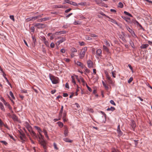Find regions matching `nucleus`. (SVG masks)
Returning a JSON list of instances; mask_svg holds the SVG:
<instances>
[{
  "label": "nucleus",
  "instance_id": "obj_64",
  "mask_svg": "<svg viewBox=\"0 0 152 152\" xmlns=\"http://www.w3.org/2000/svg\"><path fill=\"white\" fill-rule=\"evenodd\" d=\"M61 52L62 53H65V50L64 49H62L61 50Z\"/></svg>",
  "mask_w": 152,
  "mask_h": 152
},
{
  "label": "nucleus",
  "instance_id": "obj_21",
  "mask_svg": "<svg viewBox=\"0 0 152 152\" xmlns=\"http://www.w3.org/2000/svg\"><path fill=\"white\" fill-rule=\"evenodd\" d=\"M34 128L38 131L39 133H41V132H42V130L39 127L37 126H35Z\"/></svg>",
  "mask_w": 152,
  "mask_h": 152
},
{
  "label": "nucleus",
  "instance_id": "obj_29",
  "mask_svg": "<svg viewBox=\"0 0 152 152\" xmlns=\"http://www.w3.org/2000/svg\"><path fill=\"white\" fill-rule=\"evenodd\" d=\"M39 138L40 139V140H43L44 138V136L41 133H39Z\"/></svg>",
  "mask_w": 152,
  "mask_h": 152
},
{
  "label": "nucleus",
  "instance_id": "obj_3",
  "mask_svg": "<svg viewBox=\"0 0 152 152\" xmlns=\"http://www.w3.org/2000/svg\"><path fill=\"white\" fill-rule=\"evenodd\" d=\"M106 77L107 82L109 84L113 85L115 83V81L112 80L111 77L108 74H106Z\"/></svg>",
  "mask_w": 152,
  "mask_h": 152
},
{
  "label": "nucleus",
  "instance_id": "obj_38",
  "mask_svg": "<svg viewBox=\"0 0 152 152\" xmlns=\"http://www.w3.org/2000/svg\"><path fill=\"white\" fill-rule=\"evenodd\" d=\"M3 102L4 103V104L6 106H7V104H9L7 102H6V101L4 100V99H2V100Z\"/></svg>",
  "mask_w": 152,
  "mask_h": 152
},
{
  "label": "nucleus",
  "instance_id": "obj_45",
  "mask_svg": "<svg viewBox=\"0 0 152 152\" xmlns=\"http://www.w3.org/2000/svg\"><path fill=\"white\" fill-rule=\"evenodd\" d=\"M90 37H97V36L95 34H91Z\"/></svg>",
  "mask_w": 152,
  "mask_h": 152
},
{
  "label": "nucleus",
  "instance_id": "obj_28",
  "mask_svg": "<svg viewBox=\"0 0 152 152\" xmlns=\"http://www.w3.org/2000/svg\"><path fill=\"white\" fill-rule=\"evenodd\" d=\"M113 77L115 78L116 77V71H114L111 72Z\"/></svg>",
  "mask_w": 152,
  "mask_h": 152
},
{
  "label": "nucleus",
  "instance_id": "obj_54",
  "mask_svg": "<svg viewBox=\"0 0 152 152\" xmlns=\"http://www.w3.org/2000/svg\"><path fill=\"white\" fill-rule=\"evenodd\" d=\"M7 107L10 110H11V109H12V107L11 106L10 104H7Z\"/></svg>",
  "mask_w": 152,
  "mask_h": 152
},
{
  "label": "nucleus",
  "instance_id": "obj_35",
  "mask_svg": "<svg viewBox=\"0 0 152 152\" xmlns=\"http://www.w3.org/2000/svg\"><path fill=\"white\" fill-rule=\"evenodd\" d=\"M85 38L86 39L88 40H92V38L88 35H86Z\"/></svg>",
  "mask_w": 152,
  "mask_h": 152
},
{
  "label": "nucleus",
  "instance_id": "obj_59",
  "mask_svg": "<svg viewBox=\"0 0 152 152\" xmlns=\"http://www.w3.org/2000/svg\"><path fill=\"white\" fill-rule=\"evenodd\" d=\"M66 112L65 111H64L63 113V115L62 118H66Z\"/></svg>",
  "mask_w": 152,
  "mask_h": 152
},
{
  "label": "nucleus",
  "instance_id": "obj_9",
  "mask_svg": "<svg viewBox=\"0 0 152 152\" xmlns=\"http://www.w3.org/2000/svg\"><path fill=\"white\" fill-rule=\"evenodd\" d=\"M65 40V38H64L62 37L61 40L59 41H57L56 43V44L58 45H59L60 43H62Z\"/></svg>",
  "mask_w": 152,
  "mask_h": 152
},
{
  "label": "nucleus",
  "instance_id": "obj_16",
  "mask_svg": "<svg viewBox=\"0 0 152 152\" xmlns=\"http://www.w3.org/2000/svg\"><path fill=\"white\" fill-rule=\"evenodd\" d=\"M149 45L147 44H143L140 46L141 49H145Z\"/></svg>",
  "mask_w": 152,
  "mask_h": 152
},
{
  "label": "nucleus",
  "instance_id": "obj_8",
  "mask_svg": "<svg viewBox=\"0 0 152 152\" xmlns=\"http://www.w3.org/2000/svg\"><path fill=\"white\" fill-rule=\"evenodd\" d=\"M96 53L97 56H101L102 54V50L100 49H98L96 51Z\"/></svg>",
  "mask_w": 152,
  "mask_h": 152
},
{
  "label": "nucleus",
  "instance_id": "obj_19",
  "mask_svg": "<svg viewBox=\"0 0 152 152\" xmlns=\"http://www.w3.org/2000/svg\"><path fill=\"white\" fill-rule=\"evenodd\" d=\"M63 140L66 142H72V140H69V139L67 138H65L63 139Z\"/></svg>",
  "mask_w": 152,
  "mask_h": 152
},
{
  "label": "nucleus",
  "instance_id": "obj_52",
  "mask_svg": "<svg viewBox=\"0 0 152 152\" xmlns=\"http://www.w3.org/2000/svg\"><path fill=\"white\" fill-rule=\"evenodd\" d=\"M72 52H76L77 51V50L75 48H72Z\"/></svg>",
  "mask_w": 152,
  "mask_h": 152
},
{
  "label": "nucleus",
  "instance_id": "obj_6",
  "mask_svg": "<svg viewBox=\"0 0 152 152\" xmlns=\"http://www.w3.org/2000/svg\"><path fill=\"white\" fill-rule=\"evenodd\" d=\"M97 4L99 6H104V4L103 3L101 0H94Z\"/></svg>",
  "mask_w": 152,
  "mask_h": 152
},
{
  "label": "nucleus",
  "instance_id": "obj_27",
  "mask_svg": "<svg viewBox=\"0 0 152 152\" xmlns=\"http://www.w3.org/2000/svg\"><path fill=\"white\" fill-rule=\"evenodd\" d=\"M10 95L13 99H15L13 94L11 91H10Z\"/></svg>",
  "mask_w": 152,
  "mask_h": 152
},
{
  "label": "nucleus",
  "instance_id": "obj_41",
  "mask_svg": "<svg viewBox=\"0 0 152 152\" xmlns=\"http://www.w3.org/2000/svg\"><path fill=\"white\" fill-rule=\"evenodd\" d=\"M0 142L6 145L7 144V142L5 141H0Z\"/></svg>",
  "mask_w": 152,
  "mask_h": 152
},
{
  "label": "nucleus",
  "instance_id": "obj_23",
  "mask_svg": "<svg viewBox=\"0 0 152 152\" xmlns=\"http://www.w3.org/2000/svg\"><path fill=\"white\" fill-rule=\"evenodd\" d=\"M0 108L1 109L4 111H5V110L3 104L1 102L0 103Z\"/></svg>",
  "mask_w": 152,
  "mask_h": 152
},
{
  "label": "nucleus",
  "instance_id": "obj_12",
  "mask_svg": "<svg viewBox=\"0 0 152 152\" xmlns=\"http://www.w3.org/2000/svg\"><path fill=\"white\" fill-rule=\"evenodd\" d=\"M11 118H12V119L15 121H17L18 120V118L17 116L14 114L12 115Z\"/></svg>",
  "mask_w": 152,
  "mask_h": 152
},
{
  "label": "nucleus",
  "instance_id": "obj_43",
  "mask_svg": "<svg viewBox=\"0 0 152 152\" xmlns=\"http://www.w3.org/2000/svg\"><path fill=\"white\" fill-rule=\"evenodd\" d=\"M104 87L105 89L106 90H108L109 89V87L107 86V85L106 84H104Z\"/></svg>",
  "mask_w": 152,
  "mask_h": 152
},
{
  "label": "nucleus",
  "instance_id": "obj_34",
  "mask_svg": "<svg viewBox=\"0 0 152 152\" xmlns=\"http://www.w3.org/2000/svg\"><path fill=\"white\" fill-rule=\"evenodd\" d=\"M104 42L105 45L107 46H110V44L109 42L107 41V40H105L104 41Z\"/></svg>",
  "mask_w": 152,
  "mask_h": 152
},
{
  "label": "nucleus",
  "instance_id": "obj_51",
  "mask_svg": "<svg viewBox=\"0 0 152 152\" xmlns=\"http://www.w3.org/2000/svg\"><path fill=\"white\" fill-rule=\"evenodd\" d=\"M26 128H27V129H28V128H29V127L30 128V127H31V126H30V125L28 124V123H26Z\"/></svg>",
  "mask_w": 152,
  "mask_h": 152
},
{
  "label": "nucleus",
  "instance_id": "obj_46",
  "mask_svg": "<svg viewBox=\"0 0 152 152\" xmlns=\"http://www.w3.org/2000/svg\"><path fill=\"white\" fill-rule=\"evenodd\" d=\"M10 18L13 21H15V18L13 15H10Z\"/></svg>",
  "mask_w": 152,
  "mask_h": 152
},
{
  "label": "nucleus",
  "instance_id": "obj_49",
  "mask_svg": "<svg viewBox=\"0 0 152 152\" xmlns=\"http://www.w3.org/2000/svg\"><path fill=\"white\" fill-rule=\"evenodd\" d=\"M112 152H120L118 150L115 149V148H113L112 150Z\"/></svg>",
  "mask_w": 152,
  "mask_h": 152
},
{
  "label": "nucleus",
  "instance_id": "obj_39",
  "mask_svg": "<svg viewBox=\"0 0 152 152\" xmlns=\"http://www.w3.org/2000/svg\"><path fill=\"white\" fill-rule=\"evenodd\" d=\"M133 78L132 77H131L128 80V83H130L133 80Z\"/></svg>",
  "mask_w": 152,
  "mask_h": 152
},
{
  "label": "nucleus",
  "instance_id": "obj_25",
  "mask_svg": "<svg viewBox=\"0 0 152 152\" xmlns=\"http://www.w3.org/2000/svg\"><path fill=\"white\" fill-rule=\"evenodd\" d=\"M134 23L135 24H137V25L139 26L140 27H141V28H142V26L139 23V22L137 20L134 21Z\"/></svg>",
  "mask_w": 152,
  "mask_h": 152
},
{
  "label": "nucleus",
  "instance_id": "obj_55",
  "mask_svg": "<svg viewBox=\"0 0 152 152\" xmlns=\"http://www.w3.org/2000/svg\"><path fill=\"white\" fill-rule=\"evenodd\" d=\"M58 124L59 126L61 127H62L63 125V124L62 122H58Z\"/></svg>",
  "mask_w": 152,
  "mask_h": 152
},
{
  "label": "nucleus",
  "instance_id": "obj_11",
  "mask_svg": "<svg viewBox=\"0 0 152 152\" xmlns=\"http://www.w3.org/2000/svg\"><path fill=\"white\" fill-rule=\"evenodd\" d=\"M49 19V18H42L40 19H39L38 20V22H42L43 21H45L47 20H48Z\"/></svg>",
  "mask_w": 152,
  "mask_h": 152
},
{
  "label": "nucleus",
  "instance_id": "obj_15",
  "mask_svg": "<svg viewBox=\"0 0 152 152\" xmlns=\"http://www.w3.org/2000/svg\"><path fill=\"white\" fill-rule=\"evenodd\" d=\"M65 33V31H60L58 32H56L55 33V35H58L59 34H64Z\"/></svg>",
  "mask_w": 152,
  "mask_h": 152
},
{
  "label": "nucleus",
  "instance_id": "obj_48",
  "mask_svg": "<svg viewBox=\"0 0 152 152\" xmlns=\"http://www.w3.org/2000/svg\"><path fill=\"white\" fill-rule=\"evenodd\" d=\"M110 103L111 104H113V105H115V102H114V101L113 100H111L110 101Z\"/></svg>",
  "mask_w": 152,
  "mask_h": 152
},
{
  "label": "nucleus",
  "instance_id": "obj_30",
  "mask_svg": "<svg viewBox=\"0 0 152 152\" xmlns=\"http://www.w3.org/2000/svg\"><path fill=\"white\" fill-rule=\"evenodd\" d=\"M63 106H61V110H60V113H59V115H60L61 116L62 115V114L63 111Z\"/></svg>",
  "mask_w": 152,
  "mask_h": 152
},
{
  "label": "nucleus",
  "instance_id": "obj_14",
  "mask_svg": "<svg viewBox=\"0 0 152 152\" xmlns=\"http://www.w3.org/2000/svg\"><path fill=\"white\" fill-rule=\"evenodd\" d=\"M32 42L33 43V45L34 47L35 46V43L36 41V39L35 37L33 36H32Z\"/></svg>",
  "mask_w": 152,
  "mask_h": 152
},
{
  "label": "nucleus",
  "instance_id": "obj_18",
  "mask_svg": "<svg viewBox=\"0 0 152 152\" xmlns=\"http://www.w3.org/2000/svg\"><path fill=\"white\" fill-rule=\"evenodd\" d=\"M77 64V66H80L82 68H83V64L81 62L79 61H77L76 63Z\"/></svg>",
  "mask_w": 152,
  "mask_h": 152
},
{
  "label": "nucleus",
  "instance_id": "obj_61",
  "mask_svg": "<svg viewBox=\"0 0 152 152\" xmlns=\"http://www.w3.org/2000/svg\"><path fill=\"white\" fill-rule=\"evenodd\" d=\"M53 145L54 148L56 149L57 150L58 149V148L57 147L56 144L55 143H54Z\"/></svg>",
  "mask_w": 152,
  "mask_h": 152
},
{
  "label": "nucleus",
  "instance_id": "obj_26",
  "mask_svg": "<svg viewBox=\"0 0 152 152\" xmlns=\"http://www.w3.org/2000/svg\"><path fill=\"white\" fill-rule=\"evenodd\" d=\"M115 110V108L114 107H109L107 109V111L111 110L113 111Z\"/></svg>",
  "mask_w": 152,
  "mask_h": 152
},
{
  "label": "nucleus",
  "instance_id": "obj_47",
  "mask_svg": "<svg viewBox=\"0 0 152 152\" xmlns=\"http://www.w3.org/2000/svg\"><path fill=\"white\" fill-rule=\"evenodd\" d=\"M64 61H65L67 63L69 62L70 61V60L69 59L67 58H64Z\"/></svg>",
  "mask_w": 152,
  "mask_h": 152
},
{
  "label": "nucleus",
  "instance_id": "obj_24",
  "mask_svg": "<svg viewBox=\"0 0 152 152\" xmlns=\"http://www.w3.org/2000/svg\"><path fill=\"white\" fill-rule=\"evenodd\" d=\"M131 125L133 128H134L136 127V125L135 124L134 121H132V123L131 124Z\"/></svg>",
  "mask_w": 152,
  "mask_h": 152
},
{
  "label": "nucleus",
  "instance_id": "obj_4",
  "mask_svg": "<svg viewBox=\"0 0 152 152\" xmlns=\"http://www.w3.org/2000/svg\"><path fill=\"white\" fill-rule=\"evenodd\" d=\"M28 131L31 133V135L34 138H37V136L36 135V133L34 132V131L32 130V128L31 127H30L29 128H28L27 129Z\"/></svg>",
  "mask_w": 152,
  "mask_h": 152
},
{
  "label": "nucleus",
  "instance_id": "obj_13",
  "mask_svg": "<svg viewBox=\"0 0 152 152\" xmlns=\"http://www.w3.org/2000/svg\"><path fill=\"white\" fill-rule=\"evenodd\" d=\"M43 132H44V135L45 136V137H46L48 140L49 139V137L48 135V134H47V132L46 131V130L45 129H43Z\"/></svg>",
  "mask_w": 152,
  "mask_h": 152
},
{
  "label": "nucleus",
  "instance_id": "obj_58",
  "mask_svg": "<svg viewBox=\"0 0 152 152\" xmlns=\"http://www.w3.org/2000/svg\"><path fill=\"white\" fill-rule=\"evenodd\" d=\"M26 20H27V21H29L31 20L33 21L32 17L30 18L27 19Z\"/></svg>",
  "mask_w": 152,
  "mask_h": 152
},
{
  "label": "nucleus",
  "instance_id": "obj_56",
  "mask_svg": "<svg viewBox=\"0 0 152 152\" xmlns=\"http://www.w3.org/2000/svg\"><path fill=\"white\" fill-rule=\"evenodd\" d=\"M55 45L54 43L53 42H52L50 45V46L51 48H53L54 47Z\"/></svg>",
  "mask_w": 152,
  "mask_h": 152
},
{
  "label": "nucleus",
  "instance_id": "obj_22",
  "mask_svg": "<svg viewBox=\"0 0 152 152\" xmlns=\"http://www.w3.org/2000/svg\"><path fill=\"white\" fill-rule=\"evenodd\" d=\"M39 29L44 28L45 26V24L42 23H39Z\"/></svg>",
  "mask_w": 152,
  "mask_h": 152
},
{
  "label": "nucleus",
  "instance_id": "obj_50",
  "mask_svg": "<svg viewBox=\"0 0 152 152\" xmlns=\"http://www.w3.org/2000/svg\"><path fill=\"white\" fill-rule=\"evenodd\" d=\"M21 92L22 93H27V91L25 90H24V89L21 90Z\"/></svg>",
  "mask_w": 152,
  "mask_h": 152
},
{
  "label": "nucleus",
  "instance_id": "obj_17",
  "mask_svg": "<svg viewBox=\"0 0 152 152\" xmlns=\"http://www.w3.org/2000/svg\"><path fill=\"white\" fill-rule=\"evenodd\" d=\"M54 7L56 8H64L65 6L61 5H56L54 6Z\"/></svg>",
  "mask_w": 152,
  "mask_h": 152
},
{
  "label": "nucleus",
  "instance_id": "obj_40",
  "mask_svg": "<svg viewBox=\"0 0 152 152\" xmlns=\"http://www.w3.org/2000/svg\"><path fill=\"white\" fill-rule=\"evenodd\" d=\"M72 78V83H74V84H75L76 83L75 80L73 76H72L71 77Z\"/></svg>",
  "mask_w": 152,
  "mask_h": 152
},
{
  "label": "nucleus",
  "instance_id": "obj_53",
  "mask_svg": "<svg viewBox=\"0 0 152 152\" xmlns=\"http://www.w3.org/2000/svg\"><path fill=\"white\" fill-rule=\"evenodd\" d=\"M86 87L88 88V89L89 91L91 92L92 91L91 89L87 85H86Z\"/></svg>",
  "mask_w": 152,
  "mask_h": 152
},
{
  "label": "nucleus",
  "instance_id": "obj_44",
  "mask_svg": "<svg viewBox=\"0 0 152 152\" xmlns=\"http://www.w3.org/2000/svg\"><path fill=\"white\" fill-rule=\"evenodd\" d=\"M86 4V2H81L80 3L78 4L81 6H84Z\"/></svg>",
  "mask_w": 152,
  "mask_h": 152
},
{
  "label": "nucleus",
  "instance_id": "obj_63",
  "mask_svg": "<svg viewBox=\"0 0 152 152\" xmlns=\"http://www.w3.org/2000/svg\"><path fill=\"white\" fill-rule=\"evenodd\" d=\"M128 66L129 67V68L131 69L132 71L133 72V70L132 67L131 66L130 64H128Z\"/></svg>",
  "mask_w": 152,
  "mask_h": 152
},
{
  "label": "nucleus",
  "instance_id": "obj_62",
  "mask_svg": "<svg viewBox=\"0 0 152 152\" xmlns=\"http://www.w3.org/2000/svg\"><path fill=\"white\" fill-rule=\"evenodd\" d=\"M32 19H33V20H34L37 19H38V17H37V16H35V17H32Z\"/></svg>",
  "mask_w": 152,
  "mask_h": 152
},
{
  "label": "nucleus",
  "instance_id": "obj_57",
  "mask_svg": "<svg viewBox=\"0 0 152 152\" xmlns=\"http://www.w3.org/2000/svg\"><path fill=\"white\" fill-rule=\"evenodd\" d=\"M86 72L87 73H89L90 72V70L87 69L86 68H85V69Z\"/></svg>",
  "mask_w": 152,
  "mask_h": 152
},
{
  "label": "nucleus",
  "instance_id": "obj_32",
  "mask_svg": "<svg viewBox=\"0 0 152 152\" xmlns=\"http://www.w3.org/2000/svg\"><path fill=\"white\" fill-rule=\"evenodd\" d=\"M126 27L127 30L130 33H131L133 31L132 29L130 28L128 26H127Z\"/></svg>",
  "mask_w": 152,
  "mask_h": 152
},
{
  "label": "nucleus",
  "instance_id": "obj_42",
  "mask_svg": "<svg viewBox=\"0 0 152 152\" xmlns=\"http://www.w3.org/2000/svg\"><path fill=\"white\" fill-rule=\"evenodd\" d=\"M79 44L81 46H83L85 45V43L83 42H79Z\"/></svg>",
  "mask_w": 152,
  "mask_h": 152
},
{
  "label": "nucleus",
  "instance_id": "obj_60",
  "mask_svg": "<svg viewBox=\"0 0 152 152\" xmlns=\"http://www.w3.org/2000/svg\"><path fill=\"white\" fill-rule=\"evenodd\" d=\"M131 34H132V36L133 37H136V35L135 34V33L134 31H133L131 33Z\"/></svg>",
  "mask_w": 152,
  "mask_h": 152
},
{
  "label": "nucleus",
  "instance_id": "obj_36",
  "mask_svg": "<svg viewBox=\"0 0 152 152\" xmlns=\"http://www.w3.org/2000/svg\"><path fill=\"white\" fill-rule=\"evenodd\" d=\"M110 21L112 22L113 23H114V24H118L116 22V21L115 20H114V19H110Z\"/></svg>",
  "mask_w": 152,
  "mask_h": 152
},
{
  "label": "nucleus",
  "instance_id": "obj_1",
  "mask_svg": "<svg viewBox=\"0 0 152 152\" xmlns=\"http://www.w3.org/2000/svg\"><path fill=\"white\" fill-rule=\"evenodd\" d=\"M87 50V48L86 47H84L81 49L79 54V57L80 59H82L84 57Z\"/></svg>",
  "mask_w": 152,
  "mask_h": 152
},
{
  "label": "nucleus",
  "instance_id": "obj_5",
  "mask_svg": "<svg viewBox=\"0 0 152 152\" xmlns=\"http://www.w3.org/2000/svg\"><path fill=\"white\" fill-rule=\"evenodd\" d=\"M40 144L42 146L43 148L44 149H46V142L45 141L43 140H40L39 141Z\"/></svg>",
  "mask_w": 152,
  "mask_h": 152
},
{
  "label": "nucleus",
  "instance_id": "obj_7",
  "mask_svg": "<svg viewBox=\"0 0 152 152\" xmlns=\"http://www.w3.org/2000/svg\"><path fill=\"white\" fill-rule=\"evenodd\" d=\"M88 67L89 68H92L93 67V62L90 60H88L87 62Z\"/></svg>",
  "mask_w": 152,
  "mask_h": 152
},
{
  "label": "nucleus",
  "instance_id": "obj_10",
  "mask_svg": "<svg viewBox=\"0 0 152 152\" xmlns=\"http://www.w3.org/2000/svg\"><path fill=\"white\" fill-rule=\"evenodd\" d=\"M64 127H65V129L64 131V134L65 136H67V134L68 133V131L67 128L66 126H64Z\"/></svg>",
  "mask_w": 152,
  "mask_h": 152
},
{
  "label": "nucleus",
  "instance_id": "obj_20",
  "mask_svg": "<svg viewBox=\"0 0 152 152\" xmlns=\"http://www.w3.org/2000/svg\"><path fill=\"white\" fill-rule=\"evenodd\" d=\"M103 50L107 52H109V49L107 48V47L104 45H103Z\"/></svg>",
  "mask_w": 152,
  "mask_h": 152
},
{
  "label": "nucleus",
  "instance_id": "obj_33",
  "mask_svg": "<svg viewBox=\"0 0 152 152\" xmlns=\"http://www.w3.org/2000/svg\"><path fill=\"white\" fill-rule=\"evenodd\" d=\"M69 4L72 5L73 6H77V3L73 1H71Z\"/></svg>",
  "mask_w": 152,
  "mask_h": 152
},
{
  "label": "nucleus",
  "instance_id": "obj_2",
  "mask_svg": "<svg viewBox=\"0 0 152 152\" xmlns=\"http://www.w3.org/2000/svg\"><path fill=\"white\" fill-rule=\"evenodd\" d=\"M50 78L53 84H56L59 83V79L57 77L50 75Z\"/></svg>",
  "mask_w": 152,
  "mask_h": 152
},
{
  "label": "nucleus",
  "instance_id": "obj_37",
  "mask_svg": "<svg viewBox=\"0 0 152 152\" xmlns=\"http://www.w3.org/2000/svg\"><path fill=\"white\" fill-rule=\"evenodd\" d=\"M124 13L125 14H126L127 15L131 17H132V16L131 14H130L129 13V12H128L126 11H124Z\"/></svg>",
  "mask_w": 152,
  "mask_h": 152
},
{
  "label": "nucleus",
  "instance_id": "obj_31",
  "mask_svg": "<svg viewBox=\"0 0 152 152\" xmlns=\"http://www.w3.org/2000/svg\"><path fill=\"white\" fill-rule=\"evenodd\" d=\"M118 7L121 8H122L123 7V4L121 2H119L118 4Z\"/></svg>",
  "mask_w": 152,
  "mask_h": 152
}]
</instances>
